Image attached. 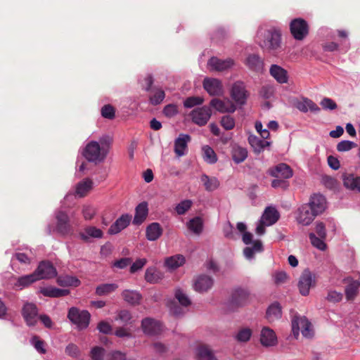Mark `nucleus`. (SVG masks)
<instances>
[{
    "instance_id": "nucleus-1",
    "label": "nucleus",
    "mask_w": 360,
    "mask_h": 360,
    "mask_svg": "<svg viewBox=\"0 0 360 360\" xmlns=\"http://www.w3.org/2000/svg\"><path fill=\"white\" fill-rule=\"evenodd\" d=\"M255 41L264 51L274 56H277L283 50L281 30L277 26L261 25L257 29Z\"/></svg>"
},
{
    "instance_id": "nucleus-2",
    "label": "nucleus",
    "mask_w": 360,
    "mask_h": 360,
    "mask_svg": "<svg viewBox=\"0 0 360 360\" xmlns=\"http://www.w3.org/2000/svg\"><path fill=\"white\" fill-rule=\"evenodd\" d=\"M112 137L108 134L101 136L98 141H89L83 148L82 154L90 162L98 164L103 162L111 147Z\"/></svg>"
},
{
    "instance_id": "nucleus-3",
    "label": "nucleus",
    "mask_w": 360,
    "mask_h": 360,
    "mask_svg": "<svg viewBox=\"0 0 360 360\" xmlns=\"http://www.w3.org/2000/svg\"><path fill=\"white\" fill-rule=\"evenodd\" d=\"M322 33H325L326 37L329 39H334L335 34L342 40L340 43L335 41H326L322 44V49L325 52H334L338 51L341 53H347L351 47L350 41L348 38L349 32L346 30H333L328 27H323L321 29Z\"/></svg>"
},
{
    "instance_id": "nucleus-4",
    "label": "nucleus",
    "mask_w": 360,
    "mask_h": 360,
    "mask_svg": "<svg viewBox=\"0 0 360 360\" xmlns=\"http://www.w3.org/2000/svg\"><path fill=\"white\" fill-rule=\"evenodd\" d=\"M55 217L56 219V227L52 229L51 226L46 227L48 234H51L52 231H56L62 236H66L71 231V224L70 217L68 213L62 210L56 211Z\"/></svg>"
},
{
    "instance_id": "nucleus-5",
    "label": "nucleus",
    "mask_w": 360,
    "mask_h": 360,
    "mask_svg": "<svg viewBox=\"0 0 360 360\" xmlns=\"http://www.w3.org/2000/svg\"><path fill=\"white\" fill-rule=\"evenodd\" d=\"M68 318L76 328L81 330L86 329L89 325L91 314L86 310H79L77 307H71L68 314Z\"/></svg>"
},
{
    "instance_id": "nucleus-6",
    "label": "nucleus",
    "mask_w": 360,
    "mask_h": 360,
    "mask_svg": "<svg viewBox=\"0 0 360 360\" xmlns=\"http://www.w3.org/2000/svg\"><path fill=\"white\" fill-rule=\"evenodd\" d=\"M315 233H309V238L311 245L319 250L323 251L326 249L325 240L327 236V231L325 224L321 221H316L314 226Z\"/></svg>"
},
{
    "instance_id": "nucleus-7",
    "label": "nucleus",
    "mask_w": 360,
    "mask_h": 360,
    "mask_svg": "<svg viewBox=\"0 0 360 360\" xmlns=\"http://www.w3.org/2000/svg\"><path fill=\"white\" fill-rule=\"evenodd\" d=\"M292 330L295 338L301 331L302 335L306 338L313 336V330L311 323L304 316H295L292 320Z\"/></svg>"
},
{
    "instance_id": "nucleus-8",
    "label": "nucleus",
    "mask_w": 360,
    "mask_h": 360,
    "mask_svg": "<svg viewBox=\"0 0 360 360\" xmlns=\"http://www.w3.org/2000/svg\"><path fill=\"white\" fill-rule=\"evenodd\" d=\"M290 31L293 38L297 41H302L309 34V24L302 18L292 19L289 25Z\"/></svg>"
},
{
    "instance_id": "nucleus-9",
    "label": "nucleus",
    "mask_w": 360,
    "mask_h": 360,
    "mask_svg": "<svg viewBox=\"0 0 360 360\" xmlns=\"http://www.w3.org/2000/svg\"><path fill=\"white\" fill-rule=\"evenodd\" d=\"M316 285V276L308 269H304L300 276L297 287L300 294L307 296L309 293L310 288Z\"/></svg>"
},
{
    "instance_id": "nucleus-10",
    "label": "nucleus",
    "mask_w": 360,
    "mask_h": 360,
    "mask_svg": "<svg viewBox=\"0 0 360 360\" xmlns=\"http://www.w3.org/2000/svg\"><path fill=\"white\" fill-rule=\"evenodd\" d=\"M248 96L249 94L243 82L238 80L233 84L231 89V97L236 104L245 105Z\"/></svg>"
},
{
    "instance_id": "nucleus-11",
    "label": "nucleus",
    "mask_w": 360,
    "mask_h": 360,
    "mask_svg": "<svg viewBox=\"0 0 360 360\" xmlns=\"http://www.w3.org/2000/svg\"><path fill=\"white\" fill-rule=\"evenodd\" d=\"M250 299V292L248 289L238 288H236L229 300V305L232 308L241 307L246 305Z\"/></svg>"
},
{
    "instance_id": "nucleus-12",
    "label": "nucleus",
    "mask_w": 360,
    "mask_h": 360,
    "mask_svg": "<svg viewBox=\"0 0 360 360\" xmlns=\"http://www.w3.org/2000/svg\"><path fill=\"white\" fill-rule=\"evenodd\" d=\"M21 314L26 324L30 327L34 326L39 320L38 309L33 303H25Z\"/></svg>"
},
{
    "instance_id": "nucleus-13",
    "label": "nucleus",
    "mask_w": 360,
    "mask_h": 360,
    "mask_svg": "<svg viewBox=\"0 0 360 360\" xmlns=\"http://www.w3.org/2000/svg\"><path fill=\"white\" fill-rule=\"evenodd\" d=\"M235 62L231 58L221 59L216 56H212L207 61V67L211 71H226L233 68Z\"/></svg>"
},
{
    "instance_id": "nucleus-14",
    "label": "nucleus",
    "mask_w": 360,
    "mask_h": 360,
    "mask_svg": "<svg viewBox=\"0 0 360 360\" xmlns=\"http://www.w3.org/2000/svg\"><path fill=\"white\" fill-rule=\"evenodd\" d=\"M37 280L49 279L57 276V271L55 266L49 261L41 262L37 269L34 271Z\"/></svg>"
},
{
    "instance_id": "nucleus-15",
    "label": "nucleus",
    "mask_w": 360,
    "mask_h": 360,
    "mask_svg": "<svg viewBox=\"0 0 360 360\" xmlns=\"http://www.w3.org/2000/svg\"><path fill=\"white\" fill-rule=\"evenodd\" d=\"M211 115L210 108L206 105L195 108L191 112L192 121L199 126L205 125L209 121Z\"/></svg>"
},
{
    "instance_id": "nucleus-16",
    "label": "nucleus",
    "mask_w": 360,
    "mask_h": 360,
    "mask_svg": "<svg viewBox=\"0 0 360 360\" xmlns=\"http://www.w3.org/2000/svg\"><path fill=\"white\" fill-rule=\"evenodd\" d=\"M202 86L210 96H221L224 94L223 84L219 79L205 77L203 79Z\"/></svg>"
},
{
    "instance_id": "nucleus-17",
    "label": "nucleus",
    "mask_w": 360,
    "mask_h": 360,
    "mask_svg": "<svg viewBox=\"0 0 360 360\" xmlns=\"http://www.w3.org/2000/svg\"><path fill=\"white\" fill-rule=\"evenodd\" d=\"M316 214L306 204L301 205L296 212V221L303 226L309 225L315 219Z\"/></svg>"
},
{
    "instance_id": "nucleus-18",
    "label": "nucleus",
    "mask_w": 360,
    "mask_h": 360,
    "mask_svg": "<svg viewBox=\"0 0 360 360\" xmlns=\"http://www.w3.org/2000/svg\"><path fill=\"white\" fill-rule=\"evenodd\" d=\"M214 282L212 276L207 274H200L193 281V289L200 293L206 292L213 287Z\"/></svg>"
},
{
    "instance_id": "nucleus-19",
    "label": "nucleus",
    "mask_w": 360,
    "mask_h": 360,
    "mask_svg": "<svg viewBox=\"0 0 360 360\" xmlns=\"http://www.w3.org/2000/svg\"><path fill=\"white\" fill-rule=\"evenodd\" d=\"M307 205L309 206L310 210L316 214V216L321 214L327 207L326 199L320 193H315L312 195Z\"/></svg>"
},
{
    "instance_id": "nucleus-20",
    "label": "nucleus",
    "mask_w": 360,
    "mask_h": 360,
    "mask_svg": "<svg viewBox=\"0 0 360 360\" xmlns=\"http://www.w3.org/2000/svg\"><path fill=\"white\" fill-rule=\"evenodd\" d=\"M210 105L220 113H233L236 110V105L229 98H213L210 101Z\"/></svg>"
},
{
    "instance_id": "nucleus-21",
    "label": "nucleus",
    "mask_w": 360,
    "mask_h": 360,
    "mask_svg": "<svg viewBox=\"0 0 360 360\" xmlns=\"http://www.w3.org/2000/svg\"><path fill=\"white\" fill-rule=\"evenodd\" d=\"M25 252H16L12 257L13 262L17 261L23 266H29L36 257L35 250L26 247Z\"/></svg>"
},
{
    "instance_id": "nucleus-22",
    "label": "nucleus",
    "mask_w": 360,
    "mask_h": 360,
    "mask_svg": "<svg viewBox=\"0 0 360 360\" xmlns=\"http://www.w3.org/2000/svg\"><path fill=\"white\" fill-rule=\"evenodd\" d=\"M103 236L101 229L94 226H86L79 233V238L85 243H91V239L101 238Z\"/></svg>"
},
{
    "instance_id": "nucleus-23",
    "label": "nucleus",
    "mask_w": 360,
    "mask_h": 360,
    "mask_svg": "<svg viewBox=\"0 0 360 360\" xmlns=\"http://www.w3.org/2000/svg\"><path fill=\"white\" fill-rule=\"evenodd\" d=\"M260 342L266 347L276 345L278 339L274 330L267 326L263 327L260 333Z\"/></svg>"
},
{
    "instance_id": "nucleus-24",
    "label": "nucleus",
    "mask_w": 360,
    "mask_h": 360,
    "mask_svg": "<svg viewBox=\"0 0 360 360\" xmlns=\"http://www.w3.org/2000/svg\"><path fill=\"white\" fill-rule=\"evenodd\" d=\"M141 327L143 333L148 335H155L162 330V325L160 321L151 318H146L141 321Z\"/></svg>"
},
{
    "instance_id": "nucleus-25",
    "label": "nucleus",
    "mask_w": 360,
    "mask_h": 360,
    "mask_svg": "<svg viewBox=\"0 0 360 360\" xmlns=\"http://www.w3.org/2000/svg\"><path fill=\"white\" fill-rule=\"evenodd\" d=\"M269 75L280 84L288 82V71L278 64H272L269 68Z\"/></svg>"
},
{
    "instance_id": "nucleus-26",
    "label": "nucleus",
    "mask_w": 360,
    "mask_h": 360,
    "mask_svg": "<svg viewBox=\"0 0 360 360\" xmlns=\"http://www.w3.org/2000/svg\"><path fill=\"white\" fill-rule=\"evenodd\" d=\"M245 64L249 70L255 72H262L264 70V60L259 55L256 53L248 55L245 59Z\"/></svg>"
},
{
    "instance_id": "nucleus-27",
    "label": "nucleus",
    "mask_w": 360,
    "mask_h": 360,
    "mask_svg": "<svg viewBox=\"0 0 360 360\" xmlns=\"http://www.w3.org/2000/svg\"><path fill=\"white\" fill-rule=\"evenodd\" d=\"M191 137L188 134H181L174 141V153L180 158L185 155L188 150V143Z\"/></svg>"
},
{
    "instance_id": "nucleus-28",
    "label": "nucleus",
    "mask_w": 360,
    "mask_h": 360,
    "mask_svg": "<svg viewBox=\"0 0 360 360\" xmlns=\"http://www.w3.org/2000/svg\"><path fill=\"white\" fill-rule=\"evenodd\" d=\"M131 220V215L122 214L109 228L108 233L112 235L117 234L124 229L129 224Z\"/></svg>"
},
{
    "instance_id": "nucleus-29",
    "label": "nucleus",
    "mask_w": 360,
    "mask_h": 360,
    "mask_svg": "<svg viewBox=\"0 0 360 360\" xmlns=\"http://www.w3.org/2000/svg\"><path fill=\"white\" fill-rule=\"evenodd\" d=\"M279 217V213L276 208L267 207L262 216L261 221L266 226H271L278 220Z\"/></svg>"
},
{
    "instance_id": "nucleus-30",
    "label": "nucleus",
    "mask_w": 360,
    "mask_h": 360,
    "mask_svg": "<svg viewBox=\"0 0 360 360\" xmlns=\"http://www.w3.org/2000/svg\"><path fill=\"white\" fill-rule=\"evenodd\" d=\"M295 106L302 112H307L309 110L318 113L320 111V108L314 101L305 97L298 101Z\"/></svg>"
},
{
    "instance_id": "nucleus-31",
    "label": "nucleus",
    "mask_w": 360,
    "mask_h": 360,
    "mask_svg": "<svg viewBox=\"0 0 360 360\" xmlns=\"http://www.w3.org/2000/svg\"><path fill=\"white\" fill-rule=\"evenodd\" d=\"M163 229L158 222H153L146 229V237L150 241L157 240L162 234Z\"/></svg>"
},
{
    "instance_id": "nucleus-32",
    "label": "nucleus",
    "mask_w": 360,
    "mask_h": 360,
    "mask_svg": "<svg viewBox=\"0 0 360 360\" xmlns=\"http://www.w3.org/2000/svg\"><path fill=\"white\" fill-rule=\"evenodd\" d=\"M148 214V204L146 202L139 203L135 209V215L133 224L135 225L141 224L146 219Z\"/></svg>"
},
{
    "instance_id": "nucleus-33",
    "label": "nucleus",
    "mask_w": 360,
    "mask_h": 360,
    "mask_svg": "<svg viewBox=\"0 0 360 360\" xmlns=\"http://www.w3.org/2000/svg\"><path fill=\"white\" fill-rule=\"evenodd\" d=\"M271 175L276 178L290 179L292 176L291 168L285 163L278 164L270 172Z\"/></svg>"
},
{
    "instance_id": "nucleus-34",
    "label": "nucleus",
    "mask_w": 360,
    "mask_h": 360,
    "mask_svg": "<svg viewBox=\"0 0 360 360\" xmlns=\"http://www.w3.org/2000/svg\"><path fill=\"white\" fill-rule=\"evenodd\" d=\"M231 153L232 159L236 164L244 162L248 157L247 149L236 143L231 145Z\"/></svg>"
},
{
    "instance_id": "nucleus-35",
    "label": "nucleus",
    "mask_w": 360,
    "mask_h": 360,
    "mask_svg": "<svg viewBox=\"0 0 360 360\" xmlns=\"http://www.w3.org/2000/svg\"><path fill=\"white\" fill-rule=\"evenodd\" d=\"M344 281H348L349 283L345 288V295L347 300H354L357 295L360 288V281L358 280H352L349 278H345Z\"/></svg>"
},
{
    "instance_id": "nucleus-36",
    "label": "nucleus",
    "mask_w": 360,
    "mask_h": 360,
    "mask_svg": "<svg viewBox=\"0 0 360 360\" xmlns=\"http://www.w3.org/2000/svg\"><path fill=\"white\" fill-rule=\"evenodd\" d=\"M197 360H218L207 345H200L195 349Z\"/></svg>"
},
{
    "instance_id": "nucleus-37",
    "label": "nucleus",
    "mask_w": 360,
    "mask_h": 360,
    "mask_svg": "<svg viewBox=\"0 0 360 360\" xmlns=\"http://www.w3.org/2000/svg\"><path fill=\"white\" fill-rule=\"evenodd\" d=\"M266 319L269 322H274L281 318L282 310L278 302L272 303L266 309Z\"/></svg>"
},
{
    "instance_id": "nucleus-38",
    "label": "nucleus",
    "mask_w": 360,
    "mask_h": 360,
    "mask_svg": "<svg viewBox=\"0 0 360 360\" xmlns=\"http://www.w3.org/2000/svg\"><path fill=\"white\" fill-rule=\"evenodd\" d=\"M248 142L256 153H260L265 148L270 146L269 141L261 139L253 135H250L248 137Z\"/></svg>"
},
{
    "instance_id": "nucleus-39",
    "label": "nucleus",
    "mask_w": 360,
    "mask_h": 360,
    "mask_svg": "<svg viewBox=\"0 0 360 360\" xmlns=\"http://www.w3.org/2000/svg\"><path fill=\"white\" fill-rule=\"evenodd\" d=\"M40 292L42 295L49 297H60L68 295L70 292L68 290L60 289L53 286H47L41 288Z\"/></svg>"
},
{
    "instance_id": "nucleus-40",
    "label": "nucleus",
    "mask_w": 360,
    "mask_h": 360,
    "mask_svg": "<svg viewBox=\"0 0 360 360\" xmlns=\"http://www.w3.org/2000/svg\"><path fill=\"white\" fill-rule=\"evenodd\" d=\"M343 183L346 188L360 192V176L352 174H345L343 176Z\"/></svg>"
},
{
    "instance_id": "nucleus-41",
    "label": "nucleus",
    "mask_w": 360,
    "mask_h": 360,
    "mask_svg": "<svg viewBox=\"0 0 360 360\" xmlns=\"http://www.w3.org/2000/svg\"><path fill=\"white\" fill-rule=\"evenodd\" d=\"M37 281V278L33 272L32 274L18 277L14 285L16 288L22 290Z\"/></svg>"
},
{
    "instance_id": "nucleus-42",
    "label": "nucleus",
    "mask_w": 360,
    "mask_h": 360,
    "mask_svg": "<svg viewBox=\"0 0 360 360\" xmlns=\"http://www.w3.org/2000/svg\"><path fill=\"white\" fill-rule=\"evenodd\" d=\"M57 283L62 287H77L80 281L76 276L64 275L57 278Z\"/></svg>"
},
{
    "instance_id": "nucleus-43",
    "label": "nucleus",
    "mask_w": 360,
    "mask_h": 360,
    "mask_svg": "<svg viewBox=\"0 0 360 360\" xmlns=\"http://www.w3.org/2000/svg\"><path fill=\"white\" fill-rule=\"evenodd\" d=\"M186 226L189 231L195 235H200L203 229V221L200 217H195L191 219L187 223Z\"/></svg>"
},
{
    "instance_id": "nucleus-44",
    "label": "nucleus",
    "mask_w": 360,
    "mask_h": 360,
    "mask_svg": "<svg viewBox=\"0 0 360 360\" xmlns=\"http://www.w3.org/2000/svg\"><path fill=\"white\" fill-rule=\"evenodd\" d=\"M93 181L90 179H85L79 181L75 189V194L78 197H84L93 187Z\"/></svg>"
},
{
    "instance_id": "nucleus-45",
    "label": "nucleus",
    "mask_w": 360,
    "mask_h": 360,
    "mask_svg": "<svg viewBox=\"0 0 360 360\" xmlns=\"http://www.w3.org/2000/svg\"><path fill=\"white\" fill-rule=\"evenodd\" d=\"M202 155L204 161L210 165L217 162V155L214 150L208 145L202 147Z\"/></svg>"
},
{
    "instance_id": "nucleus-46",
    "label": "nucleus",
    "mask_w": 360,
    "mask_h": 360,
    "mask_svg": "<svg viewBox=\"0 0 360 360\" xmlns=\"http://www.w3.org/2000/svg\"><path fill=\"white\" fill-rule=\"evenodd\" d=\"M122 295L125 302L132 305L139 304L141 299V294L136 290H124Z\"/></svg>"
},
{
    "instance_id": "nucleus-47",
    "label": "nucleus",
    "mask_w": 360,
    "mask_h": 360,
    "mask_svg": "<svg viewBox=\"0 0 360 360\" xmlns=\"http://www.w3.org/2000/svg\"><path fill=\"white\" fill-rule=\"evenodd\" d=\"M165 98V91L160 88L155 87L151 90V94L149 96V102L153 105H157L160 104Z\"/></svg>"
},
{
    "instance_id": "nucleus-48",
    "label": "nucleus",
    "mask_w": 360,
    "mask_h": 360,
    "mask_svg": "<svg viewBox=\"0 0 360 360\" xmlns=\"http://www.w3.org/2000/svg\"><path fill=\"white\" fill-rule=\"evenodd\" d=\"M200 181L203 184L205 188L207 191H213L219 186V182L216 177H210L206 174H202Z\"/></svg>"
},
{
    "instance_id": "nucleus-49",
    "label": "nucleus",
    "mask_w": 360,
    "mask_h": 360,
    "mask_svg": "<svg viewBox=\"0 0 360 360\" xmlns=\"http://www.w3.org/2000/svg\"><path fill=\"white\" fill-rule=\"evenodd\" d=\"M185 263V257L181 255H176L167 258L165 265L171 269H175Z\"/></svg>"
},
{
    "instance_id": "nucleus-50",
    "label": "nucleus",
    "mask_w": 360,
    "mask_h": 360,
    "mask_svg": "<svg viewBox=\"0 0 360 360\" xmlns=\"http://www.w3.org/2000/svg\"><path fill=\"white\" fill-rule=\"evenodd\" d=\"M252 335V330L248 327L240 328L234 335L235 340L238 342H248Z\"/></svg>"
},
{
    "instance_id": "nucleus-51",
    "label": "nucleus",
    "mask_w": 360,
    "mask_h": 360,
    "mask_svg": "<svg viewBox=\"0 0 360 360\" xmlns=\"http://www.w3.org/2000/svg\"><path fill=\"white\" fill-rule=\"evenodd\" d=\"M118 285L115 283H103L98 285L96 288V294L99 296L107 295L114 292Z\"/></svg>"
},
{
    "instance_id": "nucleus-52",
    "label": "nucleus",
    "mask_w": 360,
    "mask_h": 360,
    "mask_svg": "<svg viewBox=\"0 0 360 360\" xmlns=\"http://www.w3.org/2000/svg\"><path fill=\"white\" fill-rule=\"evenodd\" d=\"M262 250V243L259 240L253 242L252 247H246L243 250L244 256L248 259H251L254 257L255 252H259Z\"/></svg>"
},
{
    "instance_id": "nucleus-53",
    "label": "nucleus",
    "mask_w": 360,
    "mask_h": 360,
    "mask_svg": "<svg viewBox=\"0 0 360 360\" xmlns=\"http://www.w3.org/2000/svg\"><path fill=\"white\" fill-rule=\"evenodd\" d=\"M162 278V275L159 271L154 267H149L146 269L145 274V279L146 281L155 283Z\"/></svg>"
},
{
    "instance_id": "nucleus-54",
    "label": "nucleus",
    "mask_w": 360,
    "mask_h": 360,
    "mask_svg": "<svg viewBox=\"0 0 360 360\" xmlns=\"http://www.w3.org/2000/svg\"><path fill=\"white\" fill-rule=\"evenodd\" d=\"M174 296L182 307H188L191 303L190 298L181 288H176L175 290Z\"/></svg>"
},
{
    "instance_id": "nucleus-55",
    "label": "nucleus",
    "mask_w": 360,
    "mask_h": 360,
    "mask_svg": "<svg viewBox=\"0 0 360 360\" xmlns=\"http://www.w3.org/2000/svg\"><path fill=\"white\" fill-rule=\"evenodd\" d=\"M356 143L349 140H343L337 144L336 148L338 152L345 153L351 150L356 147Z\"/></svg>"
},
{
    "instance_id": "nucleus-56",
    "label": "nucleus",
    "mask_w": 360,
    "mask_h": 360,
    "mask_svg": "<svg viewBox=\"0 0 360 360\" xmlns=\"http://www.w3.org/2000/svg\"><path fill=\"white\" fill-rule=\"evenodd\" d=\"M101 114L103 118L112 120L115 117V109L110 104H106L101 108Z\"/></svg>"
},
{
    "instance_id": "nucleus-57",
    "label": "nucleus",
    "mask_w": 360,
    "mask_h": 360,
    "mask_svg": "<svg viewBox=\"0 0 360 360\" xmlns=\"http://www.w3.org/2000/svg\"><path fill=\"white\" fill-rule=\"evenodd\" d=\"M192 206V201L191 200H184L181 201L175 207V211L179 215L184 214Z\"/></svg>"
},
{
    "instance_id": "nucleus-58",
    "label": "nucleus",
    "mask_w": 360,
    "mask_h": 360,
    "mask_svg": "<svg viewBox=\"0 0 360 360\" xmlns=\"http://www.w3.org/2000/svg\"><path fill=\"white\" fill-rule=\"evenodd\" d=\"M116 320L120 321L123 324L128 325L132 323V316L131 313L126 309L119 311Z\"/></svg>"
},
{
    "instance_id": "nucleus-59",
    "label": "nucleus",
    "mask_w": 360,
    "mask_h": 360,
    "mask_svg": "<svg viewBox=\"0 0 360 360\" xmlns=\"http://www.w3.org/2000/svg\"><path fill=\"white\" fill-rule=\"evenodd\" d=\"M220 124L226 130H231L235 127V120L231 115H224L221 118Z\"/></svg>"
},
{
    "instance_id": "nucleus-60",
    "label": "nucleus",
    "mask_w": 360,
    "mask_h": 360,
    "mask_svg": "<svg viewBox=\"0 0 360 360\" xmlns=\"http://www.w3.org/2000/svg\"><path fill=\"white\" fill-rule=\"evenodd\" d=\"M204 100L202 97L200 96H191L187 98L184 102V105L185 108H191L194 106L201 105L203 103Z\"/></svg>"
},
{
    "instance_id": "nucleus-61",
    "label": "nucleus",
    "mask_w": 360,
    "mask_h": 360,
    "mask_svg": "<svg viewBox=\"0 0 360 360\" xmlns=\"http://www.w3.org/2000/svg\"><path fill=\"white\" fill-rule=\"evenodd\" d=\"M91 357L94 360H107L108 354L103 348L96 347L91 350Z\"/></svg>"
},
{
    "instance_id": "nucleus-62",
    "label": "nucleus",
    "mask_w": 360,
    "mask_h": 360,
    "mask_svg": "<svg viewBox=\"0 0 360 360\" xmlns=\"http://www.w3.org/2000/svg\"><path fill=\"white\" fill-rule=\"evenodd\" d=\"M82 212L85 220H91L96 214V209L91 205H85L82 207Z\"/></svg>"
},
{
    "instance_id": "nucleus-63",
    "label": "nucleus",
    "mask_w": 360,
    "mask_h": 360,
    "mask_svg": "<svg viewBox=\"0 0 360 360\" xmlns=\"http://www.w3.org/2000/svg\"><path fill=\"white\" fill-rule=\"evenodd\" d=\"M343 295L342 292H337L335 290H329L326 300L330 302H338L342 300Z\"/></svg>"
},
{
    "instance_id": "nucleus-64",
    "label": "nucleus",
    "mask_w": 360,
    "mask_h": 360,
    "mask_svg": "<svg viewBox=\"0 0 360 360\" xmlns=\"http://www.w3.org/2000/svg\"><path fill=\"white\" fill-rule=\"evenodd\" d=\"M31 342L37 352L41 354H45L46 349H44V341L39 340L38 337L34 336L32 338Z\"/></svg>"
}]
</instances>
